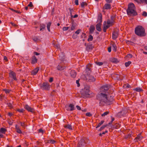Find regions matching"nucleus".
<instances>
[{
	"label": "nucleus",
	"mask_w": 147,
	"mask_h": 147,
	"mask_svg": "<svg viewBox=\"0 0 147 147\" xmlns=\"http://www.w3.org/2000/svg\"><path fill=\"white\" fill-rule=\"evenodd\" d=\"M89 30L90 33L92 34L93 33L95 30V27L93 26H91L90 27Z\"/></svg>",
	"instance_id": "22"
},
{
	"label": "nucleus",
	"mask_w": 147,
	"mask_h": 147,
	"mask_svg": "<svg viewBox=\"0 0 147 147\" xmlns=\"http://www.w3.org/2000/svg\"><path fill=\"white\" fill-rule=\"evenodd\" d=\"M89 92V86H87L84 87V89L82 92L81 94L83 96L87 97H88L90 95Z\"/></svg>",
	"instance_id": "4"
},
{
	"label": "nucleus",
	"mask_w": 147,
	"mask_h": 147,
	"mask_svg": "<svg viewBox=\"0 0 147 147\" xmlns=\"http://www.w3.org/2000/svg\"><path fill=\"white\" fill-rule=\"evenodd\" d=\"M131 63V61H128L127 62L125 63V65L126 67H127Z\"/></svg>",
	"instance_id": "36"
},
{
	"label": "nucleus",
	"mask_w": 147,
	"mask_h": 147,
	"mask_svg": "<svg viewBox=\"0 0 147 147\" xmlns=\"http://www.w3.org/2000/svg\"><path fill=\"white\" fill-rule=\"evenodd\" d=\"M37 59L35 56H34L32 58V63L34 64L37 62Z\"/></svg>",
	"instance_id": "21"
},
{
	"label": "nucleus",
	"mask_w": 147,
	"mask_h": 147,
	"mask_svg": "<svg viewBox=\"0 0 147 147\" xmlns=\"http://www.w3.org/2000/svg\"><path fill=\"white\" fill-rule=\"evenodd\" d=\"M7 105H8V106L10 108H12V105L11 103H7Z\"/></svg>",
	"instance_id": "48"
},
{
	"label": "nucleus",
	"mask_w": 147,
	"mask_h": 147,
	"mask_svg": "<svg viewBox=\"0 0 147 147\" xmlns=\"http://www.w3.org/2000/svg\"><path fill=\"white\" fill-rule=\"evenodd\" d=\"M51 22H49V23H48L47 25V29L48 31L49 32L50 31V27L51 26Z\"/></svg>",
	"instance_id": "27"
},
{
	"label": "nucleus",
	"mask_w": 147,
	"mask_h": 147,
	"mask_svg": "<svg viewBox=\"0 0 147 147\" xmlns=\"http://www.w3.org/2000/svg\"><path fill=\"white\" fill-rule=\"evenodd\" d=\"M4 135L0 131V138H3Z\"/></svg>",
	"instance_id": "63"
},
{
	"label": "nucleus",
	"mask_w": 147,
	"mask_h": 147,
	"mask_svg": "<svg viewBox=\"0 0 147 147\" xmlns=\"http://www.w3.org/2000/svg\"><path fill=\"white\" fill-rule=\"evenodd\" d=\"M86 50H89L90 49H92V45H88L86 46Z\"/></svg>",
	"instance_id": "29"
},
{
	"label": "nucleus",
	"mask_w": 147,
	"mask_h": 147,
	"mask_svg": "<svg viewBox=\"0 0 147 147\" xmlns=\"http://www.w3.org/2000/svg\"><path fill=\"white\" fill-rule=\"evenodd\" d=\"M15 128L16 130V132L19 134H21L22 131L20 129L19 127L16 124L15 125Z\"/></svg>",
	"instance_id": "18"
},
{
	"label": "nucleus",
	"mask_w": 147,
	"mask_h": 147,
	"mask_svg": "<svg viewBox=\"0 0 147 147\" xmlns=\"http://www.w3.org/2000/svg\"><path fill=\"white\" fill-rule=\"evenodd\" d=\"M112 25L110 23L109 21H107L104 22L103 24V31L104 32H106V30L108 28L111 26Z\"/></svg>",
	"instance_id": "6"
},
{
	"label": "nucleus",
	"mask_w": 147,
	"mask_h": 147,
	"mask_svg": "<svg viewBox=\"0 0 147 147\" xmlns=\"http://www.w3.org/2000/svg\"><path fill=\"white\" fill-rule=\"evenodd\" d=\"M87 4L86 2H82L81 4V7L82 8H83L85 5H87Z\"/></svg>",
	"instance_id": "35"
},
{
	"label": "nucleus",
	"mask_w": 147,
	"mask_h": 147,
	"mask_svg": "<svg viewBox=\"0 0 147 147\" xmlns=\"http://www.w3.org/2000/svg\"><path fill=\"white\" fill-rule=\"evenodd\" d=\"M132 57V55L131 54H129L127 55V57L128 58H131Z\"/></svg>",
	"instance_id": "56"
},
{
	"label": "nucleus",
	"mask_w": 147,
	"mask_h": 147,
	"mask_svg": "<svg viewBox=\"0 0 147 147\" xmlns=\"http://www.w3.org/2000/svg\"><path fill=\"white\" fill-rule=\"evenodd\" d=\"M55 46L57 49L60 48V45H59L56 44L55 45Z\"/></svg>",
	"instance_id": "59"
},
{
	"label": "nucleus",
	"mask_w": 147,
	"mask_h": 147,
	"mask_svg": "<svg viewBox=\"0 0 147 147\" xmlns=\"http://www.w3.org/2000/svg\"><path fill=\"white\" fill-rule=\"evenodd\" d=\"M102 16H99V17H98V20L100 22L99 23H100L102 22Z\"/></svg>",
	"instance_id": "45"
},
{
	"label": "nucleus",
	"mask_w": 147,
	"mask_h": 147,
	"mask_svg": "<svg viewBox=\"0 0 147 147\" xmlns=\"http://www.w3.org/2000/svg\"><path fill=\"white\" fill-rule=\"evenodd\" d=\"M70 74L71 76L73 78H75L76 75V72L74 70H72L71 71Z\"/></svg>",
	"instance_id": "17"
},
{
	"label": "nucleus",
	"mask_w": 147,
	"mask_h": 147,
	"mask_svg": "<svg viewBox=\"0 0 147 147\" xmlns=\"http://www.w3.org/2000/svg\"><path fill=\"white\" fill-rule=\"evenodd\" d=\"M86 143L84 139H81L78 142V147H85Z\"/></svg>",
	"instance_id": "7"
},
{
	"label": "nucleus",
	"mask_w": 147,
	"mask_h": 147,
	"mask_svg": "<svg viewBox=\"0 0 147 147\" xmlns=\"http://www.w3.org/2000/svg\"><path fill=\"white\" fill-rule=\"evenodd\" d=\"M40 87L42 90H48L50 89V85L48 83L45 82L40 85Z\"/></svg>",
	"instance_id": "5"
},
{
	"label": "nucleus",
	"mask_w": 147,
	"mask_h": 147,
	"mask_svg": "<svg viewBox=\"0 0 147 147\" xmlns=\"http://www.w3.org/2000/svg\"><path fill=\"white\" fill-rule=\"evenodd\" d=\"M65 128L68 129L70 130H72V128L71 126L69 124H67L64 126Z\"/></svg>",
	"instance_id": "25"
},
{
	"label": "nucleus",
	"mask_w": 147,
	"mask_h": 147,
	"mask_svg": "<svg viewBox=\"0 0 147 147\" xmlns=\"http://www.w3.org/2000/svg\"><path fill=\"white\" fill-rule=\"evenodd\" d=\"M81 30L80 29H78L77 31H76V32H75V33L76 34H78L80 33V32Z\"/></svg>",
	"instance_id": "52"
},
{
	"label": "nucleus",
	"mask_w": 147,
	"mask_h": 147,
	"mask_svg": "<svg viewBox=\"0 0 147 147\" xmlns=\"http://www.w3.org/2000/svg\"><path fill=\"white\" fill-rule=\"evenodd\" d=\"M140 1L142 3H145L147 4V0H140Z\"/></svg>",
	"instance_id": "54"
},
{
	"label": "nucleus",
	"mask_w": 147,
	"mask_h": 147,
	"mask_svg": "<svg viewBox=\"0 0 147 147\" xmlns=\"http://www.w3.org/2000/svg\"><path fill=\"white\" fill-rule=\"evenodd\" d=\"M113 50L114 51H116L117 47L115 44H113L112 45Z\"/></svg>",
	"instance_id": "34"
},
{
	"label": "nucleus",
	"mask_w": 147,
	"mask_h": 147,
	"mask_svg": "<svg viewBox=\"0 0 147 147\" xmlns=\"http://www.w3.org/2000/svg\"><path fill=\"white\" fill-rule=\"evenodd\" d=\"M76 26V25L74 23H72L71 26V30H74Z\"/></svg>",
	"instance_id": "28"
},
{
	"label": "nucleus",
	"mask_w": 147,
	"mask_h": 147,
	"mask_svg": "<svg viewBox=\"0 0 147 147\" xmlns=\"http://www.w3.org/2000/svg\"><path fill=\"white\" fill-rule=\"evenodd\" d=\"M53 81V78H51L49 80V82H52Z\"/></svg>",
	"instance_id": "62"
},
{
	"label": "nucleus",
	"mask_w": 147,
	"mask_h": 147,
	"mask_svg": "<svg viewBox=\"0 0 147 147\" xmlns=\"http://www.w3.org/2000/svg\"><path fill=\"white\" fill-rule=\"evenodd\" d=\"M87 81L89 82H93L95 81V79L92 76H88L86 77Z\"/></svg>",
	"instance_id": "8"
},
{
	"label": "nucleus",
	"mask_w": 147,
	"mask_h": 147,
	"mask_svg": "<svg viewBox=\"0 0 147 147\" xmlns=\"http://www.w3.org/2000/svg\"><path fill=\"white\" fill-rule=\"evenodd\" d=\"M134 90L138 92L142 91V90L140 88H136L134 89Z\"/></svg>",
	"instance_id": "31"
},
{
	"label": "nucleus",
	"mask_w": 147,
	"mask_h": 147,
	"mask_svg": "<svg viewBox=\"0 0 147 147\" xmlns=\"http://www.w3.org/2000/svg\"><path fill=\"white\" fill-rule=\"evenodd\" d=\"M93 39V36L91 35H90L89 36L88 38V41L89 42L91 41Z\"/></svg>",
	"instance_id": "30"
},
{
	"label": "nucleus",
	"mask_w": 147,
	"mask_h": 147,
	"mask_svg": "<svg viewBox=\"0 0 147 147\" xmlns=\"http://www.w3.org/2000/svg\"><path fill=\"white\" fill-rule=\"evenodd\" d=\"M96 64L98 65H99V66H101V65H103V63L102 62H96Z\"/></svg>",
	"instance_id": "43"
},
{
	"label": "nucleus",
	"mask_w": 147,
	"mask_h": 147,
	"mask_svg": "<svg viewBox=\"0 0 147 147\" xmlns=\"http://www.w3.org/2000/svg\"><path fill=\"white\" fill-rule=\"evenodd\" d=\"M142 138L143 137L141 135V134L140 133L138 134L136 137L135 138L134 140L135 142H137L141 140Z\"/></svg>",
	"instance_id": "10"
},
{
	"label": "nucleus",
	"mask_w": 147,
	"mask_h": 147,
	"mask_svg": "<svg viewBox=\"0 0 147 147\" xmlns=\"http://www.w3.org/2000/svg\"><path fill=\"white\" fill-rule=\"evenodd\" d=\"M104 122V121H100L99 123H98L97 126L96 127V128H98V127H100V126L102 125Z\"/></svg>",
	"instance_id": "32"
},
{
	"label": "nucleus",
	"mask_w": 147,
	"mask_h": 147,
	"mask_svg": "<svg viewBox=\"0 0 147 147\" xmlns=\"http://www.w3.org/2000/svg\"><path fill=\"white\" fill-rule=\"evenodd\" d=\"M111 8V5L108 3H106L103 7L104 9H108Z\"/></svg>",
	"instance_id": "16"
},
{
	"label": "nucleus",
	"mask_w": 147,
	"mask_h": 147,
	"mask_svg": "<svg viewBox=\"0 0 147 147\" xmlns=\"http://www.w3.org/2000/svg\"><path fill=\"white\" fill-rule=\"evenodd\" d=\"M135 32L136 35L139 36H144L146 35L145 29L141 26H138L136 27L135 29Z\"/></svg>",
	"instance_id": "2"
},
{
	"label": "nucleus",
	"mask_w": 147,
	"mask_h": 147,
	"mask_svg": "<svg viewBox=\"0 0 147 147\" xmlns=\"http://www.w3.org/2000/svg\"><path fill=\"white\" fill-rule=\"evenodd\" d=\"M131 137V135L130 134L126 136L125 138H129Z\"/></svg>",
	"instance_id": "55"
},
{
	"label": "nucleus",
	"mask_w": 147,
	"mask_h": 147,
	"mask_svg": "<svg viewBox=\"0 0 147 147\" xmlns=\"http://www.w3.org/2000/svg\"><path fill=\"white\" fill-rule=\"evenodd\" d=\"M7 131V130L6 129L3 128H1L0 129V131L2 134H5V132Z\"/></svg>",
	"instance_id": "24"
},
{
	"label": "nucleus",
	"mask_w": 147,
	"mask_h": 147,
	"mask_svg": "<svg viewBox=\"0 0 147 147\" xmlns=\"http://www.w3.org/2000/svg\"><path fill=\"white\" fill-rule=\"evenodd\" d=\"M118 32L117 31H115L113 32V33L112 36L113 39L114 40L116 39L118 37Z\"/></svg>",
	"instance_id": "13"
},
{
	"label": "nucleus",
	"mask_w": 147,
	"mask_h": 147,
	"mask_svg": "<svg viewBox=\"0 0 147 147\" xmlns=\"http://www.w3.org/2000/svg\"><path fill=\"white\" fill-rule=\"evenodd\" d=\"M68 27H64L63 28V31H66L68 29Z\"/></svg>",
	"instance_id": "49"
},
{
	"label": "nucleus",
	"mask_w": 147,
	"mask_h": 147,
	"mask_svg": "<svg viewBox=\"0 0 147 147\" xmlns=\"http://www.w3.org/2000/svg\"><path fill=\"white\" fill-rule=\"evenodd\" d=\"M106 2L107 3H111L112 2L113 0H105Z\"/></svg>",
	"instance_id": "58"
},
{
	"label": "nucleus",
	"mask_w": 147,
	"mask_h": 147,
	"mask_svg": "<svg viewBox=\"0 0 147 147\" xmlns=\"http://www.w3.org/2000/svg\"><path fill=\"white\" fill-rule=\"evenodd\" d=\"M126 11L128 15L136 16L137 15V13L135 10V6L132 3H131L128 5V9Z\"/></svg>",
	"instance_id": "3"
},
{
	"label": "nucleus",
	"mask_w": 147,
	"mask_h": 147,
	"mask_svg": "<svg viewBox=\"0 0 147 147\" xmlns=\"http://www.w3.org/2000/svg\"><path fill=\"white\" fill-rule=\"evenodd\" d=\"M45 25L43 24H40V30L43 31L45 29Z\"/></svg>",
	"instance_id": "23"
},
{
	"label": "nucleus",
	"mask_w": 147,
	"mask_h": 147,
	"mask_svg": "<svg viewBox=\"0 0 147 147\" xmlns=\"http://www.w3.org/2000/svg\"><path fill=\"white\" fill-rule=\"evenodd\" d=\"M76 83L77 84V86L78 87H79L80 86V84L79 82V80H77L76 81Z\"/></svg>",
	"instance_id": "57"
},
{
	"label": "nucleus",
	"mask_w": 147,
	"mask_h": 147,
	"mask_svg": "<svg viewBox=\"0 0 147 147\" xmlns=\"http://www.w3.org/2000/svg\"><path fill=\"white\" fill-rule=\"evenodd\" d=\"M39 70V67H37L32 71L31 74L33 75H36Z\"/></svg>",
	"instance_id": "15"
},
{
	"label": "nucleus",
	"mask_w": 147,
	"mask_h": 147,
	"mask_svg": "<svg viewBox=\"0 0 147 147\" xmlns=\"http://www.w3.org/2000/svg\"><path fill=\"white\" fill-rule=\"evenodd\" d=\"M115 16H112L111 17V19H108L107 21H109L110 23L113 25L114 24V23L115 22Z\"/></svg>",
	"instance_id": "11"
},
{
	"label": "nucleus",
	"mask_w": 147,
	"mask_h": 147,
	"mask_svg": "<svg viewBox=\"0 0 147 147\" xmlns=\"http://www.w3.org/2000/svg\"><path fill=\"white\" fill-rule=\"evenodd\" d=\"M109 113V111H106L104 112L101 115V116L102 117H104L105 116L108 115Z\"/></svg>",
	"instance_id": "38"
},
{
	"label": "nucleus",
	"mask_w": 147,
	"mask_h": 147,
	"mask_svg": "<svg viewBox=\"0 0 147 147\" xmlns=\"http://www.w3.org/2000/svg\"><path fill=\"white\" fill-rule=\"evenodd\" d=\"M33 40L34 41L36 42L39 40V39L37 37H35L33 38Z\"/></svg>",
	"instance_id": "51"
},
{
	"label": "nucleus",
	"mask_w": 147,
	"mask_h": 147,
	"mask_svg": "<svg viewBox=\"0 0 147 147\" xmlns=\"http://www.w3.org/2000/svg\"><path fill=\"white\" fill-rule=\"evenodd\" d=\"M11 78H12L14 80L16 81L17 79L16 76V74L13 72H11L9 74Z\"/></svg>",
	"instance_id": "14"
},
{
	"label": "nucleus",
	"mask_w": 147,
	"mask_h": 147,
	"mask_svg": "<svg viewBox=\"0 0 147 147\" xmlns=\"http://www.w3.org/2000/svg\"><path fill=\"white\" fill-rule=\"evenodd\" d=\"M107 125H108V124H106V125H102V127H101L100 129V130H103L105 127H107Z\"/></svg>",
	"instance_id": "40"
},
{
	"label": "nucleus",
	"mask_w": 147,
	"mask_h": 147,
	"mask_svg": "<svg viewBox=\"0 0 147 147\" xmlns=\"http://www.w3.org/2000/svg\"><path fill=\"white\" fill-rule=\"evenodd\" d=\"M9 9L11 10L12 11L15 12H16V13H20V12L18 11L14 10V9H13L12 8H9Z\"/></svg>",
	"instance_id": "44"
},
{
	"label": "nucleus",
	"mask_w": 147,
	"mask_h": 147,
	"mask_svg": "<svg viewBox=\"0 0 147 147\" xmlns=\"http://www.w3.org/2000/svg\"><path fill=\"white\" fill-rule=\"evenodd\" d=\"M24 108L28 111L32 113L34 112V109L33 108H31L28 105H25Z\"/></svg>",
	"instance_id": "9"
},
{
	"label": "nucleus",
	"mask_w": 147,
	"mask_h": 147,
	"mask_svg": "<svg viewBox=\"0 0 147 147\" xmlns=\"http://www.w3.org/2000/svg\"><path fill=\"white\" fill-rule=\"evenodd\" d=\"M17 111L20 112V113H23L24 111V109H18L17 110Z\"/></svg>",
	"instance_id": "47"
},
{
	"label": "nucleus",
	"mask_w": 147,
	"mask_h": 147,
	"mask_svg": "<svg viewBox=\"0 0 147 147\" xmlns=\"http://www.w3.org/2000/svg\"><path fill=\"white\" fill-rule=\"evenodd\" d=\"M110 88V86L108 84L104 85L101 88V92L97 96V99L99 101L100 106H103L105 104L110 105L114 101L113 97L110 95L107 96V94H105Z\"/></svg>",
	"instance_id": "1"
},
{
	"label": "nucleus",
	"mask_w": 147,
	"mask_h": 147,
	"mask_svg": "<svg viewBox=\"0 0 147 147\" xmlns=\"http://www.w3.org/2000/svg\"><path fill=\"white\" fill-rule=\"evenodd\" d=\"M4 60L5 61H8V59L7 57L6 56H4Z\"/></svg>",
	"instance_id": "60"
},
{
	"label": "nucleus",
	"mask_w": 147,
	"mask_h": 147,
	"mask_svg": "<svg viewBox=\"0 0 147 147\" xmlns=\"http://www.w3.org/2000/svg\"><path fill=\"white\" fill-rule=\"evenodd\" d=\"M3 90L5 91L6 94L9 93L10 92V90L8 89H4Z\"/></svg>",
	"instance_id": "39"
},
{
	"label": "nucleus",
	"mask_w": 147,
	"mask_h": 147,
	"mask_svg": "<svg viewBox=\"0 0 147 147\" xmlns=\"http://www.w3.org/2000/svg\"><path fill=\"white\" fill-rule=\"evenodd\" d=\"M142 15L144 17H146L147 16V13L146 11H143Z\"/></svg>",
	"instance_id": "46"
},
{
	"label": "nucleus",
	"mask_w": 147,
	"mask_h": 147,
	"mask_svg": "<svg viewBox=\"0 0 147 147\" xmlns=\"http://www.w3.org/2000/svg\"><path fill=\"white\" fill-rule=\"evenodd\" d=\"M75 3L76 5H78V0H76L75 1Z\"/></svg>",
	"instance_id": "64"
},
{
	"label": "nucleus",
	"mask_w": 147,
	"mask_h": 147,
	"mask_svg": "<svg viewBox=\"0 0 147 147\" xmlns=\"http://www.w3.org/2000/svg\"><path fill=\"white\" fill-rule=\"evenodd\" d=\"M76 107L77 109L78 110H80L81 109V108L80 107V106H79L78 105H77L76 106Z\"/></svg>",
	"instance_id": "61"
},
{
	"label": "nucleus",
	"mask_w": 147,
	"mask_h": 147,
	"mask_svg": "<svg viewBox=\"0 0 147 147\" xmlns=\"http://www.w3.org/2000/svg\"><path fill=\"white\" fill-rule=\"evenodd\" d=\"M77 36L75 34H73L72 36V38L74 39H76L77 38Z\"/></svg>",
	"instance_id": "53"
},
{
	"label": "nucleus",
	"mask_w": 147,
	"mask_h": 147,
	"mask_svg": "<svg viewBox=\"0 0 147 147\" xmlns=\"http://www.w3.org/2000/svg\"><path fill=\"white\" fill-rule=\"evenodd\" d=\"M86 115L88 117H90L92 116V114L90 113H87L86 114Z\"/></svg>",
	"instance_id": "50"
},
{
	"label": "nucleus",
	"mask_w": 147,
	"mask_h": 147,
	"mask_svg": "<svg viewBox=\"0 0 147 147\" xmlns=\"http://www.w3.org/2000/svg\"><path fill=\"white\" fill-rule=\"evenodd\" d=\"M28 6L31 8H32L33 7V5L32 4V3L31 2L29 3V4L28 5Z\"/></svg>",
	"instance_id": "42"
},
{
	"label": "nucleus",
	"mask_w": 147,
	"mask_h": 147,
	"mask_svg": "<svg viewBox=\"0 0 147 147\" xmlns=\"http://www.w3.org/2000/svg\"><path fill=\"white\" fill-rule=\"evenodd\" d=\"M96 28L97 30L98 31L100 32L101 30V24L100 23H99L96 25Z\"/></svg>",
	"instance_id": "20"
},
{
	"label": "nucleus",
	"mask_w": 147,
	"mask_h": 147,
	"mask_svg": "<svg viewBox=\"0 0 147 147\" xmlns=\"http://www.w3.org/2000/svg\"><path fill=\"white\" fill-rule=\"evenodd\" d=\"M111 61V62L114 63H117L118 62L117 59L115 58L112 59Z\"/></svg>",
	"instance_id": "33"
},
{
	"label": "nucleus",
	"mask_w": 147,
	"mask_h": 147,
	"mask_svg": "<svg viewBox=\"0 0 147 147\" xmlns=\"http://www.w3.org/2000/svg\"><path fill=\"white\" fill-rule=\"evenodd\" d=\"M91 66V64H88L86 69L85 70H86V72H88L87 74H90L91 71V68H90V67H90V66Z\"/></svg>",
	"instance_id": "19"
},
{
	"label": "nucleus",
	"mask_w": 147,
	"mask_h": 147,
	"mask_svg": "<svg viewBox=\"0 0 147 147\" xmlns=\"http://www.w3.org/2000/svg\"><path fill=\"white\" fill-rule=\"evenodd\" d=\"M75 109L74 105L73 104H71L69 105L68 108L67 109V110L69 111H72L74 110Z\"/></svg>",
	"instance_id": "12"
},
{
	"label": "nucleus",
	"mask_w": 147,
	"mask_h": 147,
	"mask_svg": "<svg viewBox=\"0 0 147 147\" xmlns=\"http://www.w3.org/2000/svg\"><path fill=\"white\" fill-rule=\"evenodd\" d=\"M20 124L21 126L24 128L26 126V125L25 122L23 123L21 122H20Z\"/></svg>",
	"instance_id": "37"
},
{
	"label": "nucleus",
	"mask_w": 147,
	"mask_h": 147,
	"mask_svg": "<svg viewBox=\"0 0 147 147\" xmlns=\"http://www.w3.org/2000/svg\"><path fill=\"white\" fill-rule=\"evenodd\" d=\"M57 69L59 70H63L65 69V67L60 65H59L57 67Z\"/></svg>",
	"instance_id": "26"
},
{
	"label": "nucleus",
	"mask_w": 147,
	"mask_h": 147,
	"mask_svg": "<svg viewBox=\"0 0 147 147\" xmlns=\"http://www.w3.org/2000/svg\"><path fill=\"white\" fill-rule=\"evenodd\" d=\"M69 9L70 11V14L71 16V17H72L73 16L72 15V12L74 11V10H73V9H71L70 8H69Z\"/></svg>",
	"instance_id": "41"
}]
</instances>
